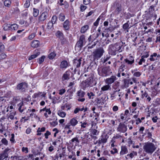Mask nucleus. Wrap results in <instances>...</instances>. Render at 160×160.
<instances>
[{"mask_svg": "<svg viewBox=\"0 0 160 160\" xmlns=\"http://www.w3.org/2000/svg\"><path fill=\"white\" fill-rule=\"evenodd\" d=\"M157 148L156 145L152 142H148L143 146L144 151L146 153L152 154Z\"/></svg>", "mask_w": 160, "mask_h": 160, "instance_id": "obj_1", "label": "nucleus"}, {"mask_svg": "<svg viewBox=\"0 0 160 160\" xmlns=\"http://www.w3.org/2000/svg\"><path fill=\"white\" fill-rule=\"evenodd\" d=\"M121 48V46L117 43L110 45L108 48V52L110 54L114 55H116L117 52H120L122 51Z\"/></svg>", "mask_w": 160, "mask_h": 160, "instance_id": "obj_2", "label": "nucleus"}, {"mask_svg": "<svg viewBox=\"0 0 160 160\" xmlns=\"http://www.w3.org/2000/svg\"><path fill=\"white\" fill-rule=\"evenodd\" d=\"M104 52V51L102 48L96 49L91 55V56L92 57L93 60H98L100 58Z\"/></svg>", "mask_w": 160, "mask_h": 160, "instance_id": "obj_3", "label": "nucleus"}, {"mask_svg": "<svg viewBox=\"0 0 160 160\" xmlns=\"http://www.w3.org/2000/svg\"><path fill=\"white\" fill-rule=\"evenodd\" d=\"M82 88L83 90H85L86 88L92 87L94 84L93 83V79L91 78H89L82 82Z\"/></svg>", "mask_w": 160, "mask_h": 160, "instance_id": "obj_4", "label": "nucleus"}, {"mask_svg": "<svg viewBox=\"0 0 160 160\" xmlns=\"http://www.w3.org/2000/svg\"><path fill=\"white\" fill-rule=\"evenodd\" d=\"M78 123L76 118H73L70 120L69 122L65 126V129L71 128V126L74 127Z\"/></svg>", "mask_w": 160, "mask_h": 160, "instance_id": "obj_5", "label": "nucleus"}, {"mask_svg": "<svg viewBox=\"0 0 160 160\" xmlns=\"http://www.w3.org/2000/svg\"><path fill=\"white\" fill-rule=\"evenodd\" d=\"M98 73L99 75L102 77H106L108 75V72H109L108 67L102 68L100 67L98 69Z\"/></svg>", "mask_w": 160, "mask_h": 160, "instance_id": "obj_6", "label": "nucleus"}, {"mask_svg": "<svg viewBox=\"0 0 160 160\" xmlns=\"http://www.w3.org/2000/svg\"><path fill=\"white\" fill-rule=\"evenodd\" d=\"M85 93L82 90L78 91L77 92V100L78 102H84L85 101V98H84Z\"/></svg>", "mask_w": 160, "mask_h": 160, "instance_id": "obj_7", "label": "nucleus"}, {"mask_svg": "<svg viewBox=\"0 0 160 160\" xmlns=\"http://www.w3.org/2000/svg\"><path fill=\"white\" fill-rule=\"evenodd\" d=\"M11 150L8 147L5 149L3 152L0 154V160H3L7 158L8 156V153L11 152Z\"/></svg>", "mask_w": 160, "mask_h": 160, "instance_id": "obj_8", "label": "nucleus"}, {"mask_svg": "<svg viewBox=\"0 0 160 160\" xmlns=\"http://www.w3.org/2000/svg\"><path fill=\"white\" fill-rule=\"evenodd\" d=\"M127 130V126L122 123H119L117 128V130L118 132L123 133L125 132Z\"/></svg>", "mask_w": 160, "mask_h": 160, "instance_id": "obj_9", "label": "nucleus"}, {"mask_svg": "<svg viewBox=\"0 0 160 160\" xmlns=\"http://www.w3.org/2000/svg\"><path fill=\"white\" fill-rule=\"evenodd\" d=\"M115 76L112 75L110 77L107 78L105 80L106 83L110 85L113 83L117 79Z\"/></svg>", "mask_w": 160, "mask_h": 160, "instance_id": "obj_10", "label": "nucleus"}, {"mask_svg": "<svg viewBox=\"0 0 160 160\" xmlns=\"http://www.w3.org/2000/svg\"><path fill=\"white\" fill-rule=\"evenodd\" d=\"M28 87V84L25 82H22L18 84L17 87V88L18 90H20L22 92L25 91L26 89Z\"/></svg>", "mask_w": 160, "mask_h": 160, "instance_id": "obj_11", "label": "nucleus"}, {"mask_svg": "<svg viewBox=\"0 0 160 160\" xmlns=\"http://www.w3.org/2000/svg\"><path fill=\"white\" fill-rule=\"evenodd\" d=\"M17 107L18 108V111L21 113H23L24 111L26 109V107L25 106L23 101H22L20 103L18 104Z\"/></svg>", "mask_w": 160, "mask_h": 160, "instance_id": "obj_12", "label": "nucleus"}, {"mask_svg": "<svg viewBox=\"0 0 160 160\" xmlns=\"http://www.w3.org/2000/svg\"><path fill=\"white\" fill-rule=\"evenodd\" d=\"M48 16V14L47 12H44L42 13L39 17L38 20L39 22L45 21Z\"/></svg>", "mask_w": 160, "mask_h": 160, "instance_id": "obj_13", "label": "nucleus"}, {"mask_svg": "<svg viewBox=\"0 0 160 160\" xmlns=\"http://www.w3.org/2000/svg\"><path fill=\"white\" fill-rule=\"evenodd\" d=\"M69 66V62L66 60H63L61 62L60 68L62 70H64Z\"/></svg>", "mask_w": 160, "mask_h": 160, "instance_id": "obj_14", "label": "nucleus"}, {"mask_svg": "<svg viewBox=\"0 0 160 160\" xmlns=\"http://www.w3.org/2000/svg\"><path fill=\"white\" fill-rule=\"evenodd\" d=\"M82 58H76L73 60V65L76 68L80 67L81 63Z\"/></svg>", "mask_w": 160, "mask_h": 160, "instance_id": "obj_15", "label": "nucleus"}, {"mask_svg": "<svg viewBox=\"0 0 160 160\" xmlns=\"http://www.w3.org/2000/svg\"><path fill=\"white\" fill-rule=\"evenodd\" d=\"M128 153V147L126 146H122L121 147V151L120 152L121 156L126 154Z\"/></svg>", "mask_w": 160, "mask_h": 160, "instance_id": "obj_16", "label": "nucleus"}, {"mask_svg": "<svg viewBox=\"0 0 160 160\" xmlns=\"http://www.w3.org/2000/svg\"><path fill=\"white\" fill-rule=\"evenodd\" d=\"M122 10V6L120 4H117L114 11V13L117 15Z\"/></svg>", "mask_w": 160, "mask_h": 160, "instance_id": "obj_17", "label": "nucleus"}, {"mask_svg": "<svg viewBox=\"0 0 160 160\" xmlns=\"http://www.w3.org/2000/svg\"><path fill=\"white\" fill-rule=\"evenodd\" d=\"M40 54V52L38 50H35L33 54L31 55L28 58V60H31L37 58Z\"/></svg>", "mask_w": 160, "mask_h": 160, "instance_id": "obj_18", "label": "nucleus"}, {"mask_svg": "<svg viewBox=\"0 0 160 160\" xmlns=\"http://www.w3.org/2000/svg\"><path fill=\"white\" fill-rule=\"evenodd\" d=\"M123 81L124 85L126 87H128L129 84L132 85L133 83L131 78L129 79L125 78L123 80Z\"/></svg>", "mask_w": 160, "mask_h": 160, "instance_id": "obj_19", "label": "nucleus"}, {"mask_svg": "<svg viewBox=\"0 0 160 160\" xmlns=\"http://www.w3.org/2000/svg\"><path fill=\"white\" fill-rule=\"evenodd\" d=\"M16 114V112L14 110H11L7 114L8 118H10L11 120H12L14 119V116Z\"/></svg>", "mask_w": 160, "mask_h": 160, "instance_id": "obj_20", "label": "nucleus"}, {"mask_svg": "<svg viewBox=\"0 0 160 160\" xmlns=\"http://www.w3.org/2000/svg\"><path fill=\"white\" fill-rule=\"evenodd\" d=\"M64 30L65 31L68 30L70 28V22L68 19L66 20L63 23Z\"/></svg>", "mask_w": 160, "mask_h": 160, "instance_id": "obj_21", "label": "nucleus"}, {"mask_svg": "<svg viewBox=\"0 0 160 160\" xmlns=\"http://www.w3.org/2000/svg\"><path fill=\"white\" fill-rule=\"evenodd\" d=\"M40 112H45L44 113V116L47 118L48 117V116L47 114V113L48 114L50 115L51 113V111L50 110V108H46L45 107L42 109H41L40 110Z\"/></svg>", "mask_w": 160, "mask_h": 160, "instance_id": "obj_22", "label": "nucleus"}, {"mask_svg": "<svg viewBox=\"0 0 160 160\" xmlns=\"http://www.w3.org/2000/svg\"><path fill=\"white\" fill-rule=\"evenodd\" d=\"M55 34L56 36L60 39V40H62L64 39V36L62 32L59 30L57 31Z\"/></svg>", "mask_w": 160, "mask_h": 160, "instance_id": "obj_23", "label": "nucleus"}, {"mask_svg": "<svg viewBox=\"0 0 160 160\" xmlns=\"http://www.w3.org/2000/svg\"><path fill=\"white\" fill-rule=\"evenodd\" d=\"M10 12L12 14H18L19 13L20 10L18 7L14 6L11 8Z\"/></svg>", "mask_w": 160, "mask_h": 160, "instance_id": "obj_24", "label": "nucleus"}, {"mask_svg": "<svg viewBox=\"0 0 160 160\" xmlns=\"http://www.w3.org/2000/svg\"><path fill=\"white\" fill-rule=\"evenodd\" d=\"M70 76V72L68 71H66L63 74L62 77V79L64 81L66 80L69 79Z\"/></svg>", "mask_w": 160, "mask_h": 160, "instance_id": "obj_25", "label": "nucleus"}, {"mask_svg": "<svg viewBox=\"0 0 160 160\" xmlns=\"http://www.w3.org/2000/svg\"><path fill=\"white\" fill-rule=\"evenodd\" d=\"M129 21H128L127 22L124 23L122 26V28L124 31L126 32H128L129 30L131 27H129V24L128 23Z\"/></svg>", "mask_w": 160, "mask_h": 160, "instance_id": "obj_26", "label": "nucleus"}, {"mask_svg": "<svg viewBox=\"0 0 160 160\" xmlns=\"http://www.w3.org/2000/svg\"><path fill=\"white\" fill-rule=\"evenodd\" d=\"M89 28V25H84L81 28L80 32L82 33H84L88 30Z\"/></svg>", "mask_w": 160, "mask_h": 160, "instance_id": "obj_27", "label": "nucleus"}, {"mask_svg": "<svg viewBox=\"0 0 160 160\" xmlns=\"http://www.w3.org/2000/svg\"><path fill=\"white\" fill-rule=\"evenodd\" d=\"M39 44V41H33L31 44V46L34 48L38 47Z\"/></svg>", "mask_w": 160, "mask_h": 160, "instance_id": "obj_28", "label": "nucleus"}, {"mask_svg": "<svg viewBox=\"0 0 160 160\" xmlns=\"http://www.w3.org/2000/svg\"><path fill=\"white\" fill-rule=\"evenodd\" d=\"M157 54L156 53H153L151 55L150 57L149 58V60L151 61H153L157 60Z\"/></svg>", "mask_w": 160, "mask_h": 160, "instance_id": "obj_29", "label": "nucleus"}, {"mask_svg": "<svg viewBox=\"0 0 160 160\" xmlns=\"http://www.w3.org/2000/svg\"><path fill=\"white\" fill-rule=\"evenodd\" d=\"M137 153L136 152L132 151L130 154H128L127 155L126 157V158L127 159V157H129L130 158H132L135 156L137 155Z\"/></svg>", "mask_w": 160, "mask_h": 160, "instance_id": "obj_30", "label": "nucleus"}, {"mask_svg": "<svg viewBox=\"0 0 160 160\" xmlns=\"http://www.w3.org/2000/svg\"><path fill=\"white\" fill-rule=\"evenodd\" d=\"M111 89V86L108 84L103 86L101 88V90L103 91H107Z\"/></svg>", "mask_w": 160, "mask_h": 160, "instance_id": "obj_31", "label": "nucleus"}, {"mask_svg": "<svg viewBox=\"0 0 160 160\" xmlns=\"http://www.w3.org/2000/svg\"><path fill=\"white\" fill-rule=\"evenodd\" d=\"M144 97L147 98V99L148 102H150L151 100V98L148 96L146 92H145L142 95V98H143Z\"/></svg>", "mask_w": 160, "mask_h": 160, "instance_id": "obj_32", "label": "nucleus"}, {"mask_svg": "<svg viewBox=\"0 0 160 160\" xmlns=\"http://www.w3.org/2000/svg\"><path fill=\"white\" fill-rule=\"evenodd\" d=\"M107 139L106 138H102L100 139H99L98 141H97V142L100 145L102 143H105L107 142Z\"/></svg>", "mask_w": 160, "mask_h": 160, "instance_id": "obj_33", "label": "nucleus"}, {"mask_svg": "<svg viewBox=\"0 0 160 160\" xmlns=\"http://www.w3.org/2000/svg\"><path fill=\"white\" fill-rule=\"evenodd\" d=\"M72 155H68V159H71V160H76V158L75 157L76 155L74 152H72Z\"/></svg>", "mask_w": 160, "mask_h": 160, "instance_id": "obj_34", "label": "nucleus"}, {"mask_svg": "<svg viewBox=\"0 0 160 160\" xmlns=\"http://www.w3.org/2000/svg\"><path fill=\"white\" fill-rule=\"evenodd\" d=\"M10 30L12 31H15L18 29V25L16 24H10Z\"/></svg>", "mask_w": 160, "mask_h": 160, "instance_id": "obj_35", "label": "nucleus"}, {"mask_svg": "<svg viewBox=\"0 0 160 160\" xmlns=\"http://www.w3.org/2000/svg\"><path fill=\"white\" fill-rule=\"evenodd\" d=\"M121 63V65L120 66L119 69L120 70H121V72H123L126 68L127 66L124 62H122Z\"/></svg>", "mask_w": 160, "mask_h": 160, "instance_id": "obj_36", "label": "nucleus"}, {"mask_svg": "<svg viewBox=\"0 0 160 160\" xmlns=\"http://www.w3.org/2000/svg\"><path fill=\"white\" fill-rule=\"evenodd\" d=\"M33 16L35 17H37L39 14V10L35 8H33Z\"/></svg>", "mask_w": 160, "mask_h": 160, "instance_id": "obj_37", "label": "nucleus"}, {"mask_svg": "<svg viewBox=\"0 0 160 160\" xmlns=\"http://www.w3.org/2000/svg\"><path fill=\"white\" fill-rule=\"evenodd\" d=\"M58 114L62 118H64L66 115V113L62 110H59L58 112Z\"/></svg>", "mask_w": 160, "mask_h": 160, "instance_id": "obj_38", "label": "nucleus"}, {"mask_svg": "<svg viewBox=\"0 0 160 160\" xmlns=\"http://www.w3.org/2000/svg\"><path fill=\"white\" fill-rule=\"evenodd\" d=\"M11 3V2L10 0H5L4 2V5L8 8L10 7Z\"/></svg>", "mask_w": 160, "mask_h": 160, "instance_id": "obj_39", "label": "nucleus"}, {"mask_svg": "<svg viewBox=\"0 0 160 160\" xmlns=\"http://www.w3.org/2000/svg\"><path fill=\"white\" fill-rule=\"evenodd\" d=\"M59 18L60 21L63 22L65 20V17L63 13H61L59 14Z\"/></svg>", "mask_w": 160, "mask_h": 160, "instance_id": "obj_40", "label": "nucleus"}, {"mask_svg": "<svg viewBox=\"0 0 160 160\" xmlns=\"http://www.w3.org/2000/svg\"><path fill=\"white\" fill-rule=\"evenodd\" d=\"M56 54L55 52H52L50 53L48 56V58L50 59H53L56 56Z\"/></svg>", "mask_w": 160, "mask_h": 160, "instance_id": "obj_41", "label": "nucleus"}, {"mask_svg": "<svg viewBox=\"0 0 160 160\" xmlns=\"http://www.w3.org/2000/svg\"><path fill=\"white\" fill-rule=\"evenodd\" d=\"M10 24H5L3 28V29L5 31H7L8 30H10Z\"/></svg>", "mask_w": 160, "mask_h": 160, "instance_id": "obj_42", "label": "nucleus"}, {"mask_svg": "<svg viewBox=\"0 0 160 160\" xmlns=\"http://www.w3.org/2000/svg\"><path fill=\"white\" fill-rule=\"evenodd\" d=\"M84 42L83 41H78L76 44V45L78 46V47H82L84 44Z\"/></svg>", "mask_w": 160, "mask_h": 160, "instance_id": "obj_43", "label": "nucleus"}, {"mask_svg": "<svg viewBox=\"0 0 160 160\" xmlns=\"http://www.w3.org/2000/svg\"><path fill=\"white\" fill-rule=\"evenodd\" d=\"M111 148L112 149L110 151V152L111 154L114 155L115 154L118 153V150L116 148Z\"/></svg>", "mask_w": 160, "mask_h": 160, "instance_id": "obj_44", "label": "nucleus"}, {"mask_svg": "<svg viewBox=\"0 0 160 160\" xmlns=\"http://www.w3.org/2000/svg\"><path fill=\"white\" fill-rule=\"evenodd\" d=\"M45 57L44 56H42L38 59V62L39 64H42L44 61Z\"/></svg>", "mask_w": 160, "mask_h": 160, "instance_id": "obj_45", "label": "nucleus"}, {"mask_svg": "<svg viewBox=\"0 0 160 160\" xmlns=\"http://www.w3.org/2000/svg\"><path fill=\"white\" fill-rule=\"evenodd\" d=\"M121 136L120 135L118 134H117L116 135L114 136L113 138L112 139V141H113V142H116V139H117L118 138H121Z\"/></svg>", "mask_w": 160, "mask_h": 160, "instance_id": "obj_46", "label": "nucleus"}, {"mask_svg": "<svg viewBox=\"0 0 160 160\" xmlns=\"http://www.w3.org/2000/svg\"><path fill=\"white\" fill-rule=\"evenodd\" d=\"M57 19V17L56 15L53 16L52 18L51 21V22L53 24H55L56 22V21Z\"/></svg>", "mask_w": 160, "mask_h": 160, "instance_id": "obj_47", "label": "nucleus"}, {"mask_svg": "<svg viewBox=\"0 0 160 160\" xmlns=\"http://www.w3.org/2000/svg\"><path fill=\"white\" fill-rule=\"evenodd\" d=\"M1 141L2 143L5 146H7L8 144V142L5 138H2Z\"/></svg>", "mask_w": 160, "mask_h": 160, "instance_id": "obj_48", "label": "nucleus"}, {"mask_svg": "<svg viewBox=\"0 0 160 160\" xmlns=\"http://www.w3.org/2000/svg\"><path fill=\"white\" fill-rule=\"evenodd\" d=\"M30 1L29 0H27L26 1V2L24 3V8H27L29 7L30 5Z\"/></svg>", "mask_w": 160, "mask_h": 160, "instance_id": "obj_49", "label": "nucleus"}, {"mask_svg": "<svg viewBox=\"0 0 160 160\" xmlns=\"http://www.w3.org/2000/svg\"><path fill=\"white\" fill-rule=\"evenodd\" d=\"M124 61L125 63H126V64L128 65H131L133 63L132 62V60L130 61L128 59V58L125 59Z\"/></svg>", "mask_w": 160, "mask_h": 160, "instance_id": "obj_50", "label": "nucleus"}, {"mask_svg": "<svg viewBox=\"0 0 160 160\" xmlns=\"http://www.w3.org/2000/svg\"><path fill=\"white\" fill-rule=\"evenodd\" d=\"M141 75V73L140 72H134L133 76L135 77H139Z\"/></svg>", "mask_w": 160, "mask_h": 160, "instance_id": "obj_51", "label": "nucleus"}, {"mask_svg": "<svg viewBox=\"0 0 160 160\" xmlns=\"http://www.w3.org/2000/svg\"><path fill=\"white\" fill-rule=\"evenodd\" d=\"M53 24L52 23L51 21L49 22L47 24V28L48 29H51L53 27Z\"/></svg>", "mask_w": 160, "mask_h": 160, "instance_id": "obj_52", "label": "nucleus"}, {"mask_svg": "<svg viewBox=\"0 0 160 160\" xmlns=\"http://www.w3.org/2000/svg\"><path fill=\"white\" fill-rule=\"evenodd\" d=\"M87 95L89 99H93V96H94V95L93 94V93L91 92H88L87 93Z\"/></svg>", "mask_w": 160, "mask_h": 160, "instance_id": "obj_53", "label": "nucleus"}, {"mask_svg": "<svg viewBox=\"0 0 160 160\" xmlns=\"http://www.w3.org/2000/svg\"><path fill=\"white\" fill-rule=\"evenodd\" d=\"M33 117L35 118H38V116L36 115V113L35 112H32V113L30 114L29 117L32 118Z\"/></svg>", "mask_w": 160, "mask_h": 160, "instance_id": "obj_54", "label": "nucleus"}, {"mask_svg": "<svg viewBox=\"0 0 160 160\" xmlns=\"http://www.w3.org/2000/svg\"><path fill=\"white\" fill-rule=\"evenodd\" d=\"M144 57L142 56L141 59L140 60L139 62H138L139 65H141L142 64V62H145V60L144 59Z\"/></svg>", "mask_w": 160, "mask_h": 160, "instance_id": "obj_55", "label": "nucleus"}, {"mask_svg": "<svg viewBox=\"0 0 160 160\" xmlns=\"http://www.w3.org/2000/svg\"><path fill=\"white\" fill-rule=\"evenodd\" d=\"M22 152H24L25 153H28V148L27 147H23L22 148Z\"/></svg>", "mask_w": 160, "mask_h": 160, "instance_id": "obj_56", "label": "nucleus"}, {"mask_svg": "<svg viewBox=\"0 0 160 160\" xmlns=\"http://www.w3.org/2000/svg\"><path fill=\"white\" fill-rule=\"evenodd\" d=\"M65 153V152L63 151L61 153H58V156H59L60 159H61V158L64 157Z\"/></svg>", "mask_w": 160, "mask_h": 160, "instance_id": "obj_57", "label": "nucleus"}, {"mask_svg": "<svg viewBox=\"0 0 160 160\" xmlns=\"http://www.w3.org/2000/svg\"><path fill=\"white\" fill-rule=\"evenodd\" d=\"M87 7L82 4L81 5L80 10L81 12H83L87 8Z\"/></svg>", "mask_w": 160, "mask_h": 160, "instance_id": "obj_58", "label": "nucleus"}, {"mask_svg": "<svg viewBox=\"0 0 160 160\" xmlns=\"http://www.w3.org/2000/svg\"><path fill=\"white\" fill-rule=\"evenodd\" d=\"M51 132L48 131H47L46 132L44 133V136L46 139H48V136L51 135Z\"/></svg>", "mask_w": 160, "mask_h": 160, "instance_id": "obj_59", "label": "nucleus"}, {"mask_svg": "<svg viewBox=\"0 0 160 160\" xmlns=\"http://www.w3.org/2000/svg\"><path fill=\"white\" fill-rule=\"evenodd\" d=\"M102 155L103 156H110V154L109 153L108 151L107 150H104L102 154Z\"/></svg>", "mask_w": 160, "mask_h": 160, "instance_id": "obj_60", "label": "nucleus"}, {"mask_svg": "<svg viewBox=\"0 0 160 160\" xmlns=\"http://www.w3.org/2000/svg\"><path fill=\"white\" fill-rule=\"evenodd\" d=\"M131 79L132 82L133 81L134 83H135L136 84H138L139 83V82L138 81V79L136 78L135 77H132Z\"/></svg>", "mask_w": 160, "mask_h": 160, "instance_id": "obj_61", "label": "nucleus"}, {"mask_svg": "<svg viewBox=\"0 0 160 160\" xmlns=\"http://www.w3.org/2000/svg\"><path fill=\"white\" fill-rule=\"evenodd\" d=\"M35 36V34L34 33H32L28 36V39L30 40H32L33 39Z\"/></svg>", "mask_w": 160, "mask_h": 160, "instance_id": "obj_62", "label": "nucleus"}, {"mask_svg": "<svg viewBox=\"0 0 160 160\" xmlns=\"http://www.w3.org/2000/svg\"><path fill=\"white\" fill-rule=\"evenodd\" d=\"M100 35L98 34L97 33H94L92 35V38L94 40L97 37H98Z\"/></svg>", "mask_w": 160, "mask_h": 160, "instance_id": "obj_63", "label": "nucleus"}, {"mask_svg": "<svg viewBox=\"0 0 160 160\" xmlns=\"http://www.w3.org/2000/svg\"><path fill=\"white\" fill-rule=\"evenodd\" d=\"M65 91H66V90L65 89H60L59 91V94L60 95H62L65 92Z\"/></svg>", "mask_w": 160, "mask_h": 160, "instance_id": "obj_64", "label": "nucleus"}]
</instances>
